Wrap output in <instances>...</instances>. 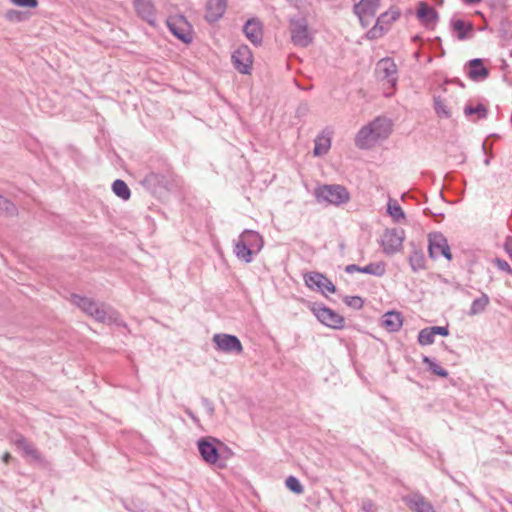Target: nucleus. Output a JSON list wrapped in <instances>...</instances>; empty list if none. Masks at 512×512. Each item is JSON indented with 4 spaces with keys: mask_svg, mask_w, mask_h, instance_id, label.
I'll use <instances>...</instances> for the list:
<instances>
[{
    "mask_svg": "<svg viewBox=\"0 0 512 512\" xmlns=\"http://www.w3.org/2000/svg\"><path fill=\"white\" fill-rule=\"evenodd\" d=\"M391 119L378 116L363 126L355 137V145L360 149H370L378 141L387 139L392 133Z\"/></svg>",
    "mask_w": 512,
    "mask_h": 512,
    "instance_id": "nucleus-1",
    "label": "nucleus"
},
{
    "mask_svg": "<svg viewBox=\"0 0 512 512\" xmlns=\"http://www.w3.org/2000/svg\"><path fill=\"white\" fill-rule=\"evenodd\" d=\"M264 246L263 237L255 230L246 229L234 243L235 256L245 263H251L253 255L259 253Z\"/></svg>",
    "mask_w": 512,
    "mask_h": 512,
    "instance_id": "nucleus-2",
    "label": "nucleus"
},
{
    "mask_svg": "<svg viewBox=\"0 0 512 512\" xmlns=\"http://www.w3.org/2000/svg\"><path fill=\"white\" fill-rule=\"evenodd\" d=\"M197 448L202 460L208 464L215 466L218 469H225L227 463L223 462L220 455V445L223 442L212 436L201 437L197 440Z\"/></svg>",
    "mask_w": 512,
    "mask_h": 512,
    "instance_id": "nucleus-3",
    "label": "nucleus"
},
{
    "mask_svg": "<svg viewBox=\"0 0 512 512\" xmlns=\"http://www.w3.org/2000/svg\"><path fill=\"white\" fill-rule=\"evenodd\" d=\"M315 198L318 203L339 206L350 200V193L346 187L338 184H326L315 188Z\"/></svg>",
    "mask_w": 512,
    "mask_h": 512,
    "instance_id": "nucleus-4",
    "label": "nucleus"
},
{
    "mask_svg": "<svg viewBox=\"0 0 512 512\" xmlns=\"http://www.w3.org/2000/svg\"><path fill=\"white\" fill-rule=\"evenodd\" d=\"M291 41L295 46L308 47L313 41V35L309 31L307 19L303 16L289 20Z\"/></svg>",
    "mask_w": 512,
    "mask_h": 512,
    "instance_id": "nucleus-5",
    "label": "nucleus"
},
{
    "mask_svg": "<svg viewBox=\"0 0 512 512\" xmlns=\"http://www.w3.org/2000/svg\"><path fill=\"white\" fill-rule=\"evenodd\" d=\"M71 302L81 309L85 314L93 317L98 322H105L107 318V312L105 310V304L97 303L91 298L80 296L78 294H71Z\"/></svg>",
    "mask_w": 512,
    "mask_h": 512,
    "instance_id": "nucleus-6",
    "label": "nucleus"
},
{
    "mask_svg": "<svg viewBox=\"0 0 512 512\" xmlns=\"http://www.w3.org/2000/svg\"><path fill=\"white\" fill-rule=\"evenodd\" d=\"M375 73L377 78L388 88H395L398 81L397 65L391 58H383L376 64Z\"/></svg>",
    "mask_w": 512,
    "mask_h": 512,
    "instance_id": "nucleus-7",
    "label": "nucleus"
},
{
    "mask_svg": "<svg viewBox=\"0 0 512 512\" xmlns=\"http://www.w3.org/2000/svg\"><path fill=\"white\" fill-rule=\"evenodd\" d=\"M311 310L323 325L336 330L344 327V318L329 307L315 303Z\"/></svg>",
    "mask_w": 512,
    "mask_h": 512,
    "instance_id": "nucleus-8",
    "label": "nucleus"
},
{
    "mask_svg": "<svg viewBox=\"0 0 512 512\" xmlns=\"http://www.w3.org/2000/svg\"><path fill=\"white\" fill-rule=\"evenodd\" d=\"M405 232L403 229H386L381 237L380 244L386 255H393L399 252L403 246Z\"/></svg>",
    "mask_w": 512,
    "mask_h": 512,
    "instance_id": "nucleus-9",
    "label": "nucleus"
},
{
    "mask_svg": "<svg viewBox=\"0 0 512 512\" xmlns=\"http://www.w3.org/2000/svg\"><path fill=\"white\" fill-rule=\"evenodd\" d=\"M380 7V0H360L353 7L354 14L358 17L362 27L370 25Z\"/></svg>",
    "mask_w": 512,
    "mask_h": 512,
    "instance_id": "nucleus-10",
    "label": "nucleus"
},
{
    "mask_svg": "<svg viewBox=\"0 0 512 512\" xmlns=\"http://www.w3.org/2000/svg\"><path fill=\"white\" fill-rule=\"evenodd\" d=\"M141 185L150 193L157 194L163 190L168 191L172 186V179L162 173L150 172L143 178Z\"/></svg>",
    "mask_w": 512,
    "mask_h": 512,
    "instance_id": "nucleus-11",
    "label": "nucleus"
},
{
    "mask_svg": "<svg viewBox=\"0 0 512 512\" xmlns=\"http://www.w3.org/2000/svg\"><path fill=\"white\" fill-rule=\"evenodd\" d=\"M428 252L432 259H437L443 256L447 260L452 259L450 247L447 239L439 232L429 234Z\"/></svg>",
    "mask_w": 512,
    "mask_h": 512,
    "instance_id": "nucleus-12",
    "label": "nucleus"
},
{
    "mask_svg": "<svg viewBox=\"0 0 512 512\" xmlns=\"http://www.w3.org/2000/svg\"><path fill=\"white\" fill-rule=\"evenodd\" d=\"M167 27L169 31L185 44L192 42L191 28L187 20L183 16H174L167 19Z\"/></svg>",
    "mask_w": 512,
    "mask_h": 512,
    "instance_id": "nucleus-13",
    "label": "nucleus"
},
{
    "mask_svg": "<svg viewBox=\"0 0 512 512\" xmlns=\"http://www.w3.org/2000/svg\"><path fill=\"white\" fill-rule=\"evenodd\" d=\"M213 342L218 351L225 353L240 354L243 346L239 338L235 335L219 333L213 336Z\"/></svg>",
    "mask_w": 512,
    "mask_h": 512,
    "instance_id": "nucleus-14",
    "label": "nucleus"
},
{
    "mask_svg": "<svg viewBox=\"0 0 512 512\" xmlns=\"http://www.w3.org/2000/svg\"><path fill=\"white\" fill-rule=\"evenodd\" d=\"M400 17V12L396 10H390L382 13L376 20L375 25L368 30V39H377L381 37L384 32L388 29V26L396 21Z\"/></svg>",
    "mask_w": 512,
    "mask_h": 512,
    "instance_id": "nucleus-15",
    "label": "nucleus"
},
{
    "mask_svg": "<svg viewBox=\"0 0 512 512\" xmlns=\"http://www.w3.org/2000/svg\"><path fill=\"white\" fill-rule=\"evenodd\" d=\"M232 61L234 67L242 74L250 73L253 55L250 48L247 45H241L232 54Z\"/></svg>",
    "mask_w": 512,
    "mask_h": 512,
    "instance_id": "nucleus-16",
    "label": "nucleus"
},
{
    "mask_svg": "<svg viewBox=\"0 0 512 512\" xmlns=\"http://www.w3.org/2000/svg\"><path fill=\"white\" fill-rule=\"evenodd\" d=\"M304 281L310 289H317L324 293L325 290L330 293L336 292V286L324 274L320 272H309L304 275Z\"/></svg>",
    "mask_w": 512,
    "mask_h": 512,
    "instance_id": "nucleus-17",
    "label": "nucleus"
},
{
    "mask_svg": "<svg viewBox=\"0 0 512 512\" xmlns=\"http://www.w3.org/2000/svg\"><path fill=\"white\" fill-rule=\"evenodd\" d=\"M133 5L138 17L150 26H156L157 10L152 0H134Z\"/></svg>",
    "mask_w": 512,
    "mask_h": 512,
    "instance_id": "nucleus-18",
    "label": "nucleus"
},
{
    "mask_svg": "<svg viewBox=\"0 0 512 512\" xmlns=\"http://www.w3.org/2000/svg\"><path fill=\"white\" fill-rule=\"evenodd\" d=\"M416 16L425 27H434L439 20L438 12L424 1L417 5Z\"/></svg>",
    "mask_w": 512,
    "mask_h": 512,
    "instance_id": "nucleus-19",
    "label": "nucleus"
},
{
    "mask_svg": "<svg viewBox=\"0 0 512 512\" xmlns=\"http://www.w3.org/2000/svg\"><path fill=\"white\" fill-rule=\"evenodd\" d=\"M243 33L247 37V39L253 43L254 45H261L263 41V28L262 23L256 19L252 18L247 20V22L243 26Z\"/></svg>",
    "mask_w": 512,
    "mask_h": 512,
    "instance_id": "nucleus-20",
    "label": "nucleus"
},
{
    "mask_svg": "<svg viewBox=\"0 0 512 512\" xmlns=\"http://www.w3.org/2000/svg\"><path fill=\"white\" fill-rule=\"evenodd\" d=\"M14 444L24 453L25 456L29 457L32 461L37 463H43L45 461L42 454L23 435L18 434L14 440Z\"/></svg>",
    "mask_w": 512,
    "mask_h": 512,
    "instance_id": "nucleus-21",
    "label": "nucleus"
},
{
    "mask_svg": "<svg viewBox=\"0 0 512 512\" xmlns=\"http://www.w3.org/2000/svg\"><path fill=\"white\" fill-rule=\"evenodd\" d=\"M227 8V0H208L206 3L205 19L214 23L218 21Z\"/></svg>",
    "mask_w": 512,
    "mask_h": 512,
    "instance_id": "nucleus-22",
    "label": "nucleus"
},
{
    "mask_svg": "<svg viewBox=\"0 0 512 512\" xmlns=\"http://www.w3.org/2000/svg\"><path fill=\"white\" fill-rule=\"evenodd\" d=\"M467 75L474 81H482L489 75V70L484 66L483 60L475 58L467 63Z\"/></svg>",
    "mask_w": 512,
    "mask_h": 512,
    "instance_id": "nucleus-23",
    "label": "nucleus"
},
{
    "mask_svg": "<svg viewBox=\"0 0 512 512\" xmlns=\"http://www.w3.org/2000/svg\"><path fill=\"white\" fill-rule=\"evenodd\" d=\"M381 325L388 332H397L403 325L402 314L398 311H388L381 319Z\"/></svg>",
    "mask_w": 512,
    "mask_h": 512,
    "instance_id": "nucleus-24",
    "label": "nucleus"
},
{
    "mask_svg": "<svg viewBox=\"0 0 512 512\" xmlns=\"http://www.w3.org/2000/svg\"><path fill=\"white\" fill-rule=\"evenodd\" d=\"M405 502L410 509L415 512H436L433 505L428 502L421 494H413L405 498Z\"/></svg>",
    "mask_w": 512,
    "mask_h": 512,
    "instance_id": "nucleus-25",
    "label": "nucleus"
},
{
    "mask_svg": "<svg viewBox=\"0 0 512 512\" xmlns=\"http://www.w3.org/2000/svg\"><path fill=\"white\" fill-rule=\"evenodd\" d=\"M450 25L452 31L457 33L459 40L468 39L473 32V24L471 22H465L461 19H452Z\"/></svg>",
    "mask_w": 512,
    "mask_h": 512,
    "instance_id": "nucleus-26",
    "label": "nucleus"
},
{
    "mask_svg": "<svg viewBox=\"0 0 512 512\" xmlns=\"http://www.w3.org/2000/svg\"><path fill=\"white\" fill-rule=\"evenodd\" d=\"M315 146L313 149L314 156H322L328 153L331 147L330 132L323 131L314 140Z\"/></svg>",
    "mask_w": 512,
    "mask_h": 512,
    "instance_id": "nucleus-27",
    "label": "nucleus"
},
{
    "mask_svg": "<svg viewBox=\"0 0 512 512\" xmlns=\"http://www.w3.org/2000/svg\"><path fill=\"white\" fill-rule=\"evenodd\" d=\"M464 114L466 117H471V121L485 119L488 115L486 105L483 103L469 104L464 107Z\"/></svg>",
    "mask_w": 512,
    "mask_h": 512,
    "instance_id": "nucleus-28",
    "label": "nucleus"
},
{
    "mask_svg": "<svg viewBox=\"0 0 512 512\" xmlns=\"http://www.w3.org/2000/svg\"><path fill=\"white\" fill-rule=\"evenodd\" d=\"M490 299L486 293H482L480 297L476 298L468 311L469 316H475L485 311Z\"/></svg>",
    "mask_w": 512,
    "mask_h": 512,
    "instance_id": "nucleus-29",
    "label": "nucleus"
},
{
    "mask_svg": "<svg viewBox=\"0 0 512 512\" xmlns=\"http://www.w3.org/2000/svg\"><path fill=\"white\" fill-rule=\"evenodd\" d=\"M408 260L414 272L425 269V257L421 250L413 249Z\"/></svg>",
    "mask_w": 512,
    "mask_h": 512,
    "instance_id": "nucleus-30",
    "label": "nucleus"
},
{
    "mask_svg": "<svg viewBox=\"0 0 512 512\" xmlns=\"http://www.w3.org/2000/svg\"><path fill=\"white\" fill-rule=\"evenodd\" d=\"M112 190L114 194L123 199L128 200L131 196V191L125 181L116 179L112 184Z\"/></svg>",
    "mask_w": 512,
    "mask_h": 512,
    "instance_id": "nucleus-31",
    "label": "nucleus"
},
{
    "mask_svg": "<svg viewBox=\"0 0 512 512\" xmlns=\"http://www.w3.org/2000/svg\"><path fill=\"white\" fill-rule=\"evenodd\" d=\"M388 214L396 221L405 220L406 216L396 200L390 199L387 204Z\"/></svg>",
    "mask_w": 512,
    "mask_h": 512,
    "instance_id": "nucleus-32",
    "label": "nucleus"
},
{
    "mask_svg": "<svg viewBox=\"0 0 512 512\" xmlns=\"http://www.w3.org/2000/svg\"><path fill=\"white\" fill-rule=\"evenodd\" d=\"M422 362L424 364H426L428 370L433 372L435 375L442 377V378L448 377V375H449L448 371L446 369H444L443 367H441L439 364H437L435 362V360L431 359L430 357L423 356Z\"/></svg>",
    "mask_w": 512,
    "mask_h": 512,
    "instance_id": "nucleus-33",
    "label": "nucleus"
},
{
    "mask_svg": "<svg viewBox=\"0 0 512 512\" xmlns=\"http://www.w3.org/2000/svg\"><path fill=\"white\" fill-rule=\"evenodd\" d=\"M362 272L365 274L374 275L381 277L385 274V264L383 262L369 263L368 265L361 267Z\"/></svg>",
    "mask_w": 512,
    "mask_h": 512,
    "instance_id": "nucleus-34",
    "label": "nucleus"
},
{
    "mask_svg": "<svg viewBox=\"0 0 512 512\" xmlns=\"http://www.w3.org/2000/svg\"><path fill=\"white\" fill-rule=\"evenodd\" d=\"M434 99H435L434 109H435L437 116H439L441 118H450L451 112H450L447 104L445 103V101L441 98H434Z\"/></svg>",
    "mask_w": 512,
    "mask_h": 512,
    "instance_id": "nucleus-35",
    "label": "nucleus"
},
{
    "mask_svg": "<svg viewBox=\"0 0 512 512\" xmlns=\"http://www.w3.org/2000/svg\"><path fill=\"white\" fill-rule=\"evenodd\" d=\"M0 211L8 216H14L17 214L16 206L2 195H0Z\"/></svg>",
    "mask_w": 512,
    "mask_h": 512,
    "instance_id": "nucleus-36",
    "label": "nucleus"
},
{
    "mask_svg": "<svg viewBox=\"0 0 512 512\" xmlns=\"http://www.w3.org/2000/svg\"><path fill=\"white\" fill-rule=\"evenodd\" d=\"M434 334L431 332L430 327L420 330L418 334V343L421 346L431 345L434 343Z\"/></svg>",
    "mask_w": 512,
    "mask_h": 512,
    "instance_id": "nucleus-37",
    "label": "nucleus"
},
{
    "mask_svg": "<svg viewBox=\"0 0 512 512\" xmlns=\"http://www.w3.org/2000/svg\"><path fill=\"white\" fill-rule=\"evenodd\" d=\"M286 487L295 494H301L304 490L301 482L294 476H289L286 479Z\"/></svg>",
    "mask_w": 512,
    "mask_h": 512,
    "instance_id": "nucleus-38",
    "label": "nucleus"
},
{
    "mask_svg": "<svg viewBox=\"0 0 512 512\" xmlns=\"http://www.w3.org/2000/svg\"><path fill=\"white\" fill-rule=\"evenodd\" d=\"M343 302L355 310L362 309L364 305V300L360 296H345Z\"/></svg>",
    "mask_w": 512,
    "mask_h": 512,
    "instance_id": "nucleus-39",
    "label": "nucleus"
},
{
    "mask_svg": "<svg viewBox=\"0 0 512 512\" xmlns=\"http://www.w3.org/2000/svg\"><path fill=\"white\" fill-rule=\"evenodd\" d=\"M5 17L11 22H22L28 19L25 12L10 9L6 12Z\"/></svg>",
    "mask_w": 512,
    "mask_h": 512,
    "instance_id": "nucleus-40",
    "label": "nucleus"
},
{
    "mask_svg": "<svg viewBox=\"0 0 512 512\" xmlns=\"http://www.w3.org/2000/svg\"><path fill=\"white\" fill-rule=\"evenodd\" d=\"M464 85L463 83L459 80V79H451V80H446L444 83H443V86H442V92L444 93H452V92H455L453 90V88H463Z\"/></svg>",
    "mask_w": 512,
    "mask_h": 512,
    "instance_id": "nucleus-41",
    "label": "nucleus"
},
{
    "mask_svg": "<svg viewBox=\"0 0 512 512\" xmlns=\"http://www.w3.org/2000/svg\"><path fill=\"white\" fill-rule=\"evenodd\" d=\"M494 265L501 271L506 272L507 274L512 275V268L508 264V262L501 258H495L493 260Z\"/></svg>",
    "mask_w": 512,
    "mask_h": 512,
    "instance_id": "nucleus-42",
    "label": "nucleus"
},
{
    "mask_svg": "<svg viewBox=\"0 0 512 512\" xmlns=\"http://www.w3.org/2000/svg\"><path fill=\"white\" fill-rule=\"evenodd\" d=\"M16 6L36 8L38 6V0H10Z\"/></svg>",
    "mask_w": 512,
    "mask_h": 512,
    "instance_id": "nucleus-43",
    "label": "nucleus"
},
{
    "mask_svg": "<svg viewBox=\"0 0 512 512\" xmlns=\"http://www.w3.org/2000/svg\"><path fill=\"white\" fill-rule=\"evenodd\" d=\"M201 403L204 406V408L206 409L208 416L212 417L215 413V407H214L213 402L211 400H209L208 398L203 397L201 399Z\"/></svg>",
    "mask_w": 512,
    "mask_h": 512,
    "instance_id": "nucleus-44",
    "label": "nucleus"
},
{
    "mask_svg": "<svg viewBox=\"0 0 512 512\" xmlns=\"http://www.w3.org/2000/svg\"><path fill=\"white\" fill-rule=\"evenodd\" d=\"M233 454V451L226 444L223 443V445H220V455L224 463H227V460L233 456Z\"/></svg>",
    "mask_w": 512,
    "mask_h": 512,
    "instance_id": "nucleus-45",
    "label": "nucleus"
},
{
    "mask_svg": "<svg viewBox=\"0 0 512 512\" xmlns=\"http://www.w3.org/2000/svg\"><path fill=\"white\" fill-rule=\"evenodd\" d=\"M431 332L435 335H441L446 337L449 335V330L447 326H432L430 327Z\"/></svg>",
    "mask_w": 512,
    "mask_h": 512,
    "instance_id": "nucleus-46",
    "label": "nucleus"
},
{
    "mask_svg": "<svg viewBox=\"0 0 512 512\" xmlns=\"http://www.w3.org/2000/svg\"><path fill=\"white\" fill-rule=\"evenodd\" d=\"M362 510L364 512H376L374 502L370 499H366L362 502Z\"/></svg>",
    "mask_w": 512,
    "mask_h": 512,
    "instance_id": "nucleus-47",
    "label": "nucleus"
},
{
    "mask_svg": "<svg viewBox=\"0 0 512 512\" xmlns=\"http://www.w3.org/2000/svg\"><path fill=\"white\" fill-rule=\"evenodd\" d=\"M504 250L512 260V236H508L504 242Z\"/></svg>",
    "mask_w": 512,
    "mask_h": 512,
    "instance_id": "nucleus-48",
    "label": "nucleus"
},
{
    "mask_svg": "<svg viewBox=\"0 0 512 512\" xmlns=\"http://www.w3.org/2000/svg\"><path fill=\"white\" fill-rule=\"evenodd\" d=\"M345 272L348 273V274H352L354 272H359L361 273L362 272V269L360 266L356 265V264H349L345 267Z\"/></svg>",
    "mask_w": 512,
    "mask_h": 512,
    "instance_id": "nucleus-49",
    "label": "nucleus"
},
{
    "mask_svg": "<svg viewBox=\"0 0 512 512\" xmlns=\"http://www.w3.org/2000/svg\"><path fill=\"white\" fill-rule=\"evenodd\" d=\"M38 99H39L38 106L42 110H45L46 108H48L50 106L51 98H38Z\"/></svg>",
    "mask_w": 512,
    "mask_h": 512,
    "instance_id": "nucleus-50",
    "label": "nucleus"
},
{
    "mask_svg": "<svg viewBox=\"0 0 512 512\" xmlns=\"http://www.w3.org/2000/svg\"><path fill=\"white\" fill-rule=\"evenodd\" d=\"M185 413L195 424H199V418L193 413V411L190 408L185 409Z\"/></svg>",
    "mask_w": 512,
    "mask_h": 512,
    "instance_id": "nucleus-51",
    "label": "nucleus"
},
{
    "mask_svg": "<svg viewBox=\"0 0 512 512\" xmlns=\"http://www.w3.org/2000/svg\"><path fill=\"white\" fill-rule=\"evenodd\" d=\"M11 459V454L9 452H5L3 455H2V461L4 463H8L9 460Z\"/></svg>",
    "mask_w": 512,
    "mask_h": 512,
    "instance_id": "nucleus-52",
    "label": "nucleus"
},
{
    "mask_svg": "<svg viewBox=\"0 0 512 512\" xmlns=\"http://www.w3.org/2000/svg\"><path fill=\"white\" fill-rule=\"evenodd\" d=\"M482 0H466V4L473 5L481 2Z\"/></svg>",
    "mask_w": 512,
    "mask_h": 512,
    "instance_id": "nucleus-53",
    "label": "nucleus"
},
{
    "mask_svg": "<svg viewBox=\"0 0 512 512\" xmlns=\"http://www.w3.org/2000/svg\"><path fill=\"white\" fill-rule=\"evenodd\" d=\"M484 163H485V165H489V164H490V159H489V158H486V159L484 160Z\"/></svg>",
    "mask_w": 512,
    "mask_h": 512,
    "instance_id": "nucleus-54",
    "label": "nucleus"
},
{
    "mask_svg": "<svg viewBox=\"0 0 512 512\" xmlns=\"http://www.w3.org/2000/svg\"><path fill=\"white\" fill-rule=\"evenodd\" d=\"M384 96H386V97L392 96V92H386V93L384 94Z\"/></svg>",
    "mask_w": 512,
    "mask_h": 512,
    "instance_id": "nucleus-55",
    "label": "nucleus"
},
{
    "mask_svg": "<svg viewBox=\"0 0 512 512\" xmlns=\"http://www.w3.org/2000/svg\"><path fill=\"white\" fill-rule=\"evenodd\" d=\"M438 2V4H442L443 3V0H436Z\"/></svg>",
    "mask_w": 512,
    "mask_h": 512,
    "instance_id": "nucleus-56",
    "label": "nucleus"
},
{
    "mask_svg": "<svg viewBox=\"0 0 512 512\" xmlns=\"http://www.w3.org/2000/svg\"><path fill=\"white\" fill-rule=\"evenodd\" d=\"M463 2L466 4V0H463Z\"/></svg>",
    "mask_w": 512,
    "mask_h": 512,
    "instance_id": "nucleus-57",
    "label": "nucleus"
}]
</instances>
